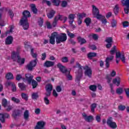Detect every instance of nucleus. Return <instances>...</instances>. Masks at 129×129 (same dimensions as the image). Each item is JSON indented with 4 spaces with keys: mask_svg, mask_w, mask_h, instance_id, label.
<instances>
[{
    "mask_svg": "<svg viewBox=\"0 0 129 129\" xmlns=\"http://www.w3.org/2000/svg\"><path fill=\"white\" fill-rule=\"evenodd\" d=\"M54 18L55 19V20H57V22L58 21H63V23H65V22L67 21V19H68L67 17L64 16L63 15H58L55 16Z\"/></svg>",
    "mask_w": 129,
    "mask_h": 129,
    "instance_id": "f3484780",
    "label": "nucleus"
},
{
    "mask_svg": "<svg viewBox=\"0 0 129 129\" xmlns=\"http://www.w3.org/2000/svg\"><path fill=\"white\" fill-rule=\"evenodd\" d=\"M67 34H68V36H69L70 38H74L75 37V35H74V34L72 33L69 31H67Z\"/></svg>",
    "mask_w": 129,
    "mask_h": 129,
    "instance_id": "13d9d810",
    "label": "nucleus"
},
{
    "mask_svg": "<svg viewBox=\"0 0 129 129\" xmlns=\"http://www.w3.org/2000/svg\"><path fill=\"white\" fill-rule=\"evenodd\" d=\"M92 11H93V15L94 16H97L98 14H99V11L98 10V9L95 7V6L93 5L92 6Z\"/></svg>",
    "mask_w": 129,
    "mask_h": 129,
    "instance_id": "5701e85b",
    "label": "nucleus"
},
{
    "mask_svg": "<svg viewBox=\"0 0 129 129\" xmlns=\"http://www.w3.org/2000/svg\"><path fill=\"white\" fill-rule=\"evenodd\" d=\"M56 42V44H60V43H63L67 40V35L65 33H61L59 35L57 33Z\"/></svg>",
    "mask_w": 129,
    "mask_h": 129,
    "instance_id": "423d86ee",
    "label": "nucleus"
},
{
    "mask_svg": "<svg viewBox=\"0 0 129 129\" xmlns=\"http://www.w3.org/2000/svg\"><path fill=\"white\" fill-rule=\"evenodd\" d=\"M97 88V87L94 85H92L89 87V89L92 91H96Z\"/></svg>",
    "mask_w": 129,
    "mask_h": 129,
    "instance_id": "ea45409f",
    "label": "nucleus"
},
{
    "mask_svg": "<svg viewBox=\"0 0 129 129\" xmlns=\"http://www.w3.org/2000/svg\"><path fill=\"white\" fill-rule=\"evenodd\" d=\"M55 14H56V12L55 11L51 10L49 11V12L47 14V18L48 19H52L55 16Z\"/></svg>",
    "mask_w": 129,
    "mask_h": 129,
    "instance_id": "393cba45",
    "label": "nucleus"
},
{
    "mask_svg": "<svg viewBox=\"0 0 129 129\" xmlns=\"http://www.w3.org/2000/svg\"><path fill=\"white\" fill-rule=\"evenodd\" d=\"M117 94H122L123 93V89L121 88H118L116 90Z\"/></svg>",
    "mask_w": 129,
    "mask_h": 129,
    "instance_id": "c9c22d12",
    "label": "nucleus"
},
{
    "mask_svg": "<svg viewBox=\"0 0 129 129\" xmlns=\"http://www.w3.org/2000/svg\"><path fill=\"white\" fill-rule=\"evenodd\" d=\"M78 19H81L82 20V19H83V18H85V17H86V14L85 13H79L78 15Z\"/></svg>",
    "mask_w": 129,
    "mask_h": 129,
    "instance_id": "58836bf2",
    "label": "nucleus"
},
{
    "mask_svg": "<svg viewBox=\"0 0 129 129\" xmlns=\"http://www.w3.org/2000/svg\"><path fill=\"white\" fill-rule=\"evenodd\" d=\"M39 97V96L38 95V93H33L32 94V99H37Z\"/></svg>",
    "mask_w": 129,
    "mask_h": 129,
    "instance_id": "de8ad7c7",
    "label": "nucleus"
},
{
    "mask_svg": "<svg viewBox=\"0 0 129 129\" xmlns=\"http://www.w3.org/2000/svg\"><path fill=\"white\" fill-rule=\"evenodd\" d=\"M123 28H126V27H128L129 23L127 21H124L122 23Z\"/></svg>",
    "mask_w": 129,
    "mask_h": 129,
    "instance_id": "bf43d9fd",
    "label": "nucleus"
},
{
    "mask_svg": "<svg viewBox=\"0 0 129 129\" xmlns=\"http://www.w3.org/2000/svg\"><path fill=\"white\" fill-rule=\"evenodd\" d=\"M5 108H6V110H7V111H10L13 109V106L10 105L9 104L8 105V106H7V107H5Z\"/></svg>",
    "mask_w": 129,
    "mask_h": 129,
    "instance_id": "4d7b16f0",
    "label": "nucleus"
},
{
    "mask_svg": "<svg viewBox=\"0 0 129 129\" xmlns=\"http://www.w3.org/2000/svg\"><path fill=\"white\" fill-rule=\"evenodd\" d=\"M13 40L14 38H13V36H9L6 38L5 43L7 45H11V44L13 43Z\"/></svg>",
    "mask_w": 129,
    "mask_h": 129,
    "instance_id": "4be33fe9",
    "label": "nucleus"
},
{
    "mask_svg": "<svg viewBox=\"0 0 129 129\" xmlns=\"http://www.w3.org/2000/svg\"><path fill=\"white\" fill-rule=\"evenodd\" d=\"M29 116H30L29 114V110H26L24 113V117L25 119H28L29 118Z\"/></svg>",
    "mask_w": 129,
    "mask_h": 129,
    "instance_id": "72a5a7b5",
    "label": "nucleus"
},
{
    "mask_svg": "<svg viewBox=\"0 0 129 129\" xmlns=\"http://www.w3.org/2000/svg\"><path fill=\"white\" fill-rule=\"evenodd\" d=\"M34 112L35 114L39 115L40 114V112H41V109L40 108H36L35 109Z\"/></svg>",
    "mask_w": 129,
    "mask_h": 129,
    "instance_id": "0e129e2a",
    "label": "nucleus"
},
{
    "mask_svg": "<svg viewBox=\"0 0 129 129\" xmlns=\"http://www.w3.org/2000/svg\"><path fill=\"white\" fill-rule=\"evenodd\" d=\"M89 37H92L93 39L96 41L98 40V35L97 34H90Z\"/></svg>",
    "mask_w": 129,
    "mask_h": 129,
    "instance_id": "a18cd8bd",
    "label": "nucleus"
},
{
    "mask_svg": "<svg viewBox=\"0 0 129 129\" xmlns=\"http://www.w3.org/2000/svg\"><path fill=\"white\" fill-rule=\"evenodd\" d=\"M44 23V20L42 18H40L38 20V25L39 27H42L43 26V24Z\"/></svg>",
    "mask_w": 129,
    "mask_h": 129,
    "instance_id": "c03bdc74",
    "label": "nucleus"
},
{
    "mask_svg": "<svg viewBox=\"0 0 129 129\" xmlns=\"http://www.w3.org/2000/svg\"><path fill=\"white\" fill-rule=\"evenodd\" d=\"M125 92L126 93V95L127 97L129 98V89H126L125 90Z\"/></svg>",
    "mask_w": 129,
    "mask_h": 129,
    "instance_id": "774afa93",
    "label": "nucleus"
},
{
    "mask_svg": "<svg viewBox=\"0 0 129 129\" xmlns=\"http://www.w3.org/2000/svg\"><path fill=\"white\" fill-rule=\"evenodd\" d=\"M21 96L23 99H25V100H28V94L25 93H22Z\"/></svg>",
    "mask_w": 129,
    "mask_h": 129,
    "instance_id": "5fc2aeb1",
    "label": "nucleus"
},
{
    "mask_svg": "<svg viewBox=\"0 0 129 129\" xmlns=\"http://www.w3.org/2000/svg\"><path fill=\"white\" fill-rule=\"evenodd\" d=\"M57 36V32H54L52 33L51 35V36L49 37V43L52 45L55 44V38L56 39Z\"/></svg>",
    "mask_w": 129,
    "mask_h": 129,
    "instance_id": "ddd939ff",
    "label": "nucleus"
},
{
    "mask_svg": "<svg viewBox=\"0 0 129 129\" xmlns=\"http://www.w3.org/2000/svg\"><path fill=\"white\" fill-rule=\"evenodd\" d=\"M37 65V59L31 61L26 66V68L29 71H32L34 69V67H36Z\"/></svg>",
    "mask_w": 129,
    "mask_h": 129,
    "instance_id": "6e6552de",
    "label": "nucleus"
},
{
    "mask_svg": "<svg viewBox=\"0 0 129 129\" xmlns=\"http://www.w3.org/2000/svg\"><path fill=\"white\" fill-rule=\"evenodd\" d=\"M30 8H31L33 13L34 14H37V13H38V10L36 8V5L35 4H31Z\"/></svg>",
    "mask_w": 129,
    "mask_h": 129,
    "instance_id": "bb28decb",
    "label": "nucleus"
},
{
    "mask_svg": "<svg viewBox=\"0 0 129 129\" xmlns=\"http://www.w3.org/2000/svg\"><path fill=\"white\" fill-rule=\"evenodd\" d=\"M9 28L10 30L7 31L6 33V36H8L9 34H12V33H13V30H14V28H15V27H14V25H11L9 26Z\"/></svg>",
    "mask_w": 129,
    "mask_h": 129,
    "instance_id": "c756f323",
    "label": "nucleus"
},
{
    "mask_svg": "<svg viewBox=\"0 0 129 129\" xmlns=\"http://www.w3.org/2000/svg\"><path fill=\"white\" fill-rule=\"evenodd\" d=\"M51 2L56 7L60 6V0H51Z\"/></svg>",
    "mask_w": 129,
    "mask_h": 129,
    "instance_id": "2f4dec72",
    "label": "nucleus"
},
{
    "mask_svg": "<svg viewBox=\"0 0 129 129\" xmlns=\"http://www.w3.org/2000/svg\"><path fill=\"white\" fill-rule=\"evenodd\" d=\"M45 89L46 90L45 95L46 96H50V95H51V91L53 90V86H52L51 84H48L46 85Z\"/></svg>",
    "mask_w": 129,
    "mask_h": 129,
    "instance_id": "9d476101",
    "label": "nucleus"
},
{
    "mask_svg": "<svg viewBox=\"0 0 129 129\" xmlns=\"http://www.w3.org/2000/svg\"><path fill=\"white\" fill-rule=\"evenodd\" d=\"M115 75H116V72H115L114 70L112 71L110 74V76H107L106 77L107 82L108 83H110L111 80H112V77H114Z\"/></svg>",
    "mask_w": 129,
    "mask_h": 129,
    "instance_id": "f8f14e48",
    "label": "nucleus"
},
{
    "mask_svg": "<svg viewBox=\"0 0 129 129\" xmlns=\"http://www.w3.org/2000/svg\"><path fill=\"white\" fill-rule=\"evenodd\" d=\"M25 76L28 84H31L32 82L33 88H36L38 86V83L36 81L33 80V76H31L30 74H27Z\"/></svg>",
    "mask_w": 129,
    "mask_h": 129,
    "instance_id": "39448f33",
    "label": "nucleus"
},
{
    "mask_svg": "<svg viewBox=\"0 0 129 129\" xmlns=\"http://www.w3.org/2000/svg\"><path fill=\"white\" fill-rule=\"evenodd\" d=\"M45 124L46 123L43 121H38L35 126V129H45Z\"/></svg>",
    "mask_w": 129,
    "mask_h": 129,
    "instance_id": "2eb2a0df",
    "label": "nucleus"
},
{
    "mask_svg": "<svg viewBox=\"0 0 129 129\" xmlns=\"http://www.w3.org/2000/svg\"><path fill=\"white\" fill-rule=\"evenodd\" d=\"M114 56L111 55L110 57H108L106 59V68H109V62L113 59Z\"/></svg>",
    "mask_w": 129,
    "mask_h": 129,
    "instance_id": "b1692460",
    "label": "nucleus"
},
{
    "mask_svg": "<svg viewBox=\"0 0 129 129\" xmlns=\"http://www.w3.org/2000/svg\"><path fill=\"white\" fill-rule=\"evenodd\" d=\"M94 17L96 18L98 20H99L100 21H101V20H102L103 19H104V17L99 14V13H98V15H95Z\"/></svg>",
    "mask_w": 129,
    "mask_h": 129,
    "instance_id": "a19ab883",
    "label": "nucleus"
},
{
    "mask_svg": "<svg viewBox=\"0 0 129 129\" xmlns=\"http://www.w3.org/2000/svg\"><path fill=\"white\" fill-rule=\"evenodd\" d=\"M45 25L46 26L47 29H52V25H51V23L49 21H46L45 22Z\"/></svg>",
    "mask_w": 129,
    "mask_h": 129,
    "instance_id": "09e8293b",
    "label": "nucleus"
},
{
    "mask_svg": "<svg viewBox=\"0 0 129 129\" xmlns=\"http://www.w3.org/2000/svg\"><path fill=\"white\" fill-rule=\"evenodd\" d=\"M84 22H85L86 25H87V26H88L91 23V19H90L89 18H87L85 19Z\"/></svg>",
    "mask_w": 129,
    "mask_h": 129,
    "instance_id": "473e14b6",
    "label": "nucleus"
},
{
    "mask_svg": "<svg viewBox=\"0 0 129 129\" xmlns=\"http://www.w3.org/2000/svg\"><path fill=\"white\" fill-rule=\"evenodd\" d=\"M97 105L96 103H93L91 105V112H94L95 109L96 108Z\"/></svg>",
    "mask_w": 129,
    "mask_h": 129,
    "instance_id": "4c0bfd02",
    "label": "nucleus"
},
{
    "mask_svg": "<svg viewBox=\"0 0 129 129\" xmlns=\"http://www.w3.org/2000/svg\"><path fill=\"white\" fill-rule=\"evenodd\" d=\"M55 64V62L54 61H51L49 60H47L45 61L44 63V67H52V66H54V64Z\"/></svg>",
    "mask_w": 129,
    "mask_h": 129,
    "instance_id": "aec40b11",
    "label": "nucleus"
},
{
    "mask_svg": "<svg viewBox=\"0 0 129 129\" xmlns=\"http://www.w3.org/2000/svg\"><path fill=\"white\" fill-rule=\"evenodd\" d=\"M10 103V102H8V100L6 98H4L2 99V104L4 107L6 108L7 106H8V105H9Z\"/></svg>",
    "mask_w": 129,
    "mask_h": 129,
    "instance_id": "a878e982",
    "label": "nucleus"
},
{
    "mask_svg": "<svg viewBox=\"0 0 129 129\" xmlns=\"http://www.w3.org/2000/svg\"><path fill=\"white\" fill-rule=\"evenodd\" d=\"M82 115L83 118H84V119H85V120L88 122H90V121H92V120H93V116L92 115L88 116L85 113H83Z\"/></svg>",
    "mask_w": 129,
    "mask_h": 129,
    "instance_id": "9b49d317",
    "label": "nucleus"
},
{
    "mask_svg": "<svg viewBox=\"0 0 129 129\" xmlns=\"http://www.w3.org/2000/svg\"><path fill=\"white\" fill-rule=\"evenodd\" d=\"M105 42L107 43V44L112 43V37H107L106 38Z\"/></svg>",
    "mask_w": 129,
    "mask_h": 129,
    "instance_id": "3c124183",
    "label": "nucleus"
},
{
    "mask_svg": "<svg viewBox=\"0 0 129 129\" xmlns=\"http://www.w3.org/2000/svg\"><path fill=\"white\" fill-rule=\"evenodd\" d=\"M11 100L15 103H20V99L16 98L15 97H11Z\"/></svg>",
    "mask_w": 129,
    "mask_h": 129,
    "instance_id": "7c9ffc66",
    "label": "nucleus"
},
{
    "mask_svg": "<svg viewBox=\"0 0 129 129\" xmlns=\"http://www.w3.org/2000/svg\"><path fill=\"white\" fill-rule=\"evenodd\" d=\"M77 67L79 68V71L76 72V80L77 81H79L81 77H82L83 74V69L85 70V74L87 75L89 77H91V75H92V71H91V69L88 68L87 66L85 67H81L79 63H77Z\"/></svg>",
    "mask_w": 129,
    "mask_h": 129,
    "instance_id": "f257e3e1",
    "label": "nucleus"
},
{
    "mask_svg": "<svg viewBox=\"0 0 129 129\" xmlns=\"http://www.w3.org/2000/svg\"><path fill=\"white\" fill-rule=\"evenodd\" d=\"M67 5H68V3L67 1H63L61 2L60 6L62 7V8H66V7H67Z\"/></svg>",
    "mask_w": 129,
    "mask_h": 129,
    "instance_id": "8fccbe9b",
    "label": "nucleus"
},
{
    "mask_svg": "<svg viewBox=\"0 0 129 129\" xmlns=\"http://www.w3.org/2000/svg\"><path fill=\"white\" fill-rule=\"evenodd\" d=\"M44 102L46 105H49L50 104V100L48 99L47 96L44 98Z\"/></svg>",
    "mask_w": 129,
    "mask_h": 129,
    "instance_id": "e433bc0d",
    "label": "nucleus"
},
{
    "mask_svg": "<svg viewBox=\"0 0 129 129\" xmlns=\"http://www.w3.org/2000/svg\"><path fill=\"white\" fill-rule=\"evenodd\" d=\"M57 67L60 70V71L66 74L67 78H68V80H72V76L70 75V72L67 71L66 68L63 66L61 63H58Z\"/></svg>",
    "mask_w": 129,
    "mask_h": 129,
    "instance_id": "20e7f679",
    "label": "nucleus"
},
{
    "mask_svg": "<svg viewBox=\"0 0 129 129\" xmlns=\"http://www.w3.org/2000/svg\"><path fill=\"white\" fill-rule=\"evenodd\" d=\"M18 86L21 90H25V89H26V86L24 84L19 83Z\"/></svg>",
    "mask_w": 129,
    "mask_h": 129,
    "instance_id": "79ce46f5",
    "label": "nucleus"
},
{
    "mask_svg": "<svg viewBox=\"0 0 129 129\" xmlns=\"http://www.w3.org/2000/svg\"><path fill=\"white\" fill-rule=\"evenodd\" d=\"M6 78L8 80H11L12 79H14V76L12 73H8L6 75Z\"/></svg>",
    "mask_w": 129,
    "mask_h": 129,
    "instance_id": "cd10ccee",
    "label": "nucleus"
},
{
    "mask_svg": "<svg viewBox=\"0 0 129 129\" xmlns=\"http://www.w3.org/2000/svg\"><path fill=\"white\" fill-rule=\"evenodd\" d=\"M96 56V53L95 52H90L88 54V58H92V57H95Z\"/></svg>",
    "mask_w": 129,
    "mask_h": 129,
    "instance_id": "49530a36",
    "label": "nucleus"
},
{
    "mask_svg": "<svg viewBox=\"0 0 129 129\" xmlns=\"http://www.w3.org/2000/svg\"><path fill=\"white\" fill-rule=\"evenodd\" d=\"M113 84H115L116 86H119L120 84V78L117 77L114 78L112 81Z\"/></svg>",
    "mask_w": 129,
    "mask_h": 129,
    "instance_id": "412c9836",
    "label": "nucleus"
},
{
    "mask_svg": "<svg viewBox=\"0 0 129 129\" xmlns=\"http://www.w3.org/2000/svg\"><path fill=\"white\" fill-rule=\"evenodd\" d=\"M76 15L74 14H71L68 16V19L70 20L69 24L72 25L74 22V19H75Z\"/></svg>",
    "mask_w": 129,
    "mask_h": 129,
    "instance_id": "6ab92c4d",
    "label": "nucleus"
},
{
    "mask_svg": "<svg viewBox=\"0 0 129 129\" xmlns=\"http://www.w3.org/2000/svg\"><path fill=\"white\" fill-rule=\"evenodd\" d=\"M107 124L109 127L112 129H115L117 127V125L116 123L113 121L112 117H110L107 120Z\"/></svg>",
    "mask_w": 129,
    "mask_h": 129,
    "instance_id": "0eeeda50",
    "label": "nucleus"
},
{
    "mask_svg": "<svg viewBox=\"0 0 129 129\" xmlns=\"http://www.w3.org/2000/svg\"><path fill=\"white\" fill-rule=\"evenodd\" d=\"M13 117L16 118L18 115H19V113H18V111H14L12 114Z\"/></svg>",
    "mask_w": 129,
    "mask_h": 129,
    "instance_id": "680f3d73",
    "label": "nucleus"
},
{
    "mask_svg": "<svg viewBox=\"0 0 129 129\" xmlns=\"http://www.w3.org/2000/svg\"><path fill=\"white\" fill-rule=\"evenodd\" d=\"M121 4L123 6L126 7L124 9L125 14H128L129 12V0H122Z\"/></svg>",
    "mask_w": 129,
    "mask_h": 129,
    "instance_id": "1a4fd4ad",
    "label": "nucleus"
},
{
    "mask_svg": "<svg viewBox=\"0 0 129 129\" xmlns=\"http://www.w3.org/2000/svg\"><path fill=\"white\" fill-rule=\"evenodd\" d=\"M10 115L8 113L0 114V120L2 122H5L6 118H9Z\"/></svg>",
    "mask_w": 129,
    "mask_h": 129,
    "instance_id": "a211bd4d",
    "label": "nucleus"
},
{
    "mask_svg": "<svg viewBox=\"0 0 129 129\" xmlns=\"http://www.w3.org/2000/svg\"><path fill=\"white\" fill-rule=\"evenodd\" d=\"M61 62L62 63H68L69 62V59L68 57H63L61 58Z\"/></svg>",
    "mask_w": 129,
    "mask_h": 129,
    "instance_id": "37998d69",
    "label": "nucleus"
},
{
    "mask_svg": "<svg viewBox=\"0 0 129 129\" xmlns=\"http://www.w3.org/2000/svg\"><path fill=\"white\" fill-rule=\"evenodd\" d=\"M118 58H120L123 63H125V57H124V55L123 54H121L120 52L116 53V58L118 59Z\"/></svg>",
    "mask_w": 129,
    "mask_h": 129,
    "instance_id": "dca6fc26",
    "label": "nucleus"
},
{
    "mask_svg": "<svg viewBox=\"0 0 129 129\" xmlns=\"http://www.w3.org/2000/svg\"><path fill=\"white\" fill-rule=\"evenodd\" d=\"M55 90L57 91V92H61L62 91V86H56Z\"/></svg>",
    "mask_w": 129,
    "mask_h": 129,
    "instance_id": "603ef678",
    "label": "nucleus"
},
{
    "mask_svg": "<svg viewBox=\"0 0 129 129\" xmlns=\"http://www.w3.org/2000/svg\"><path fill=\"white\" fill-rule=\"evenodd\" d=\"M16 61L18 62L19 65H23L25 63V58H21V57L19 56Z\"/></svg>",
    "mask_w": 129,
    "mask_h": 129,
    "instance_id": "c85d7f7f",
    "label": "nucleus"
},
{
    "mask_svg": "<svg viewBox=\"0 0 129 129\" xmlns=\"http://www.w3.org/2000/svg\"><path fill=\"white\" fill-rule=\"evenodd\" d=\"M114 13L115 15H117L118 13V6L116 5L114 8Z\"/></svg>",
    "mask_w": 129,
    "mask_h": 129,
    "instance_id": "6e6d98bb",
    "label": "nucleus"
},
{
    "mask_svg": "<svg viewBox=\"0 0 129 129\" xmlns=\"http://www.w3.org/2000/svg\"><path fill=\"white\" fill-rule=\"evenodd\" d=\"M78 40L79 43H81V45L82 44H85V43H86V40L84 38H82L81 37H78Z\"/></svg>",
    "mask_w": 129,
    "mask_h": 129,
    "instance_id": "f704fd0d",
    "label": "nucleus"
},
{
    "mask_svg": "<svg viewBox=\"0 0 129 129\" xmlns=\"http://www.w3.org/2000/svg\"><path fill=\"white\" fill-rule=\"evenodd\" d=\"M31 53L33 58H37V54L36 53H34V48H31Z\"/></svg>",
    "mask_w": 129,
    "mask_h": 129,
    "instance_id": "864d4df0",
    "label": "nucleus"
},
{
    "mask_svg": "<svg viewBox=\"0 0 129 129\" xmlns=\"http://www.w3.org/2000/svg\"><path fill=\"white\" fill-rule=\"evenodd\" d=\"M20 57V48H17L16 51H13L11 53V56L7 55L6 58L8 60H11L12 59L13 61H17Z\"/></svg>",
    "mask_w": 129,
    "mask_h": 129,
    "instance_id": "7ed1b4c3",
    "label": "nucleus"
},
{
    "mask_svg": "<svg viewBox=\"0 0 129 129\" xmlns=\"http://www.w3.org/2000/svg\"><path fill=\"white\" fill-rule=\"evenodd\" d=\"M115 46H114L113 48L111 49V51H110V54H112V55L111 56H113L112 55H113V54H114V53H115Z\"/></svg>",
    "mask_w": 129,
    "mask_h": 129,
    "instance_id": "338daca9",
    "label": "nucleus"
},
{
    "mask_svg": "<svg viewBox=\"0 0 129 129\" xmlns=\"http://www.w3.org/2000/svg\"><path fill=\"white\" fill-rule=\"evenodd\" d=\"M118 109L119 110H124V109H125V106L122 105H120L118 106Z\"/></svg>",
    "mask_w": 129,
    "mask_h": 129,
    "instance_id": "e2e57ef3",
    "label": "nucleus"
},
{
    "mask_svg": "<svg viewBox=\"0 0 129 129\" xmlns=\"http://www.w3.org/2000/svg\"><path fill=\"white\" fill-rule=\"evenodd\" d=\"M52 95L54 96V97H58V93H57V91L56 90H53L52 92Z\"/></svg>",
    "mask_w": 129,
    "mask_h": 129,
    "instance_id": "052dcab7",
    "label": "nucleus"
},
{
    "mask_svg": "<svg viewBox=\"0 0 129 129\" xmlns=\"http://www.w3.org/2000/svg\"><path fill=\"white\" fill-rule=\"evenodd\" d=\"M5 10H7V8H2L0 9V26H2V27H4V26L6 25V24L5 23V21H3V12L5 11Z\"/></svg>",
    "mask_w": 129,
    "mask_h": 129,
    "instance_id": "4468645a",
    "label": "nucleus"
},
{
    "mask_svg": "<svg viewBox=\"0 0 129 129\" xmlns=\"http://www.w3.org/2000/svg\"><path fill=\"white\" fill-rule=\"evenodd\" d=\"M23 17L20 20V24L22 26L23 29L24 30H28L29 29V27L30 25L28 22V18L31 17V14L30 12L26 10L23 12Z\"/></svg>",
    "mask_w": 129,
    "mask_h": 129,
    "instance_id": "f03ea898",
    "label": "nucleus"
},
{
    "mask_svg": "<svg viewBox=\"0 0 129 129\" xmlns=\"http://www.w3.org/2000/svg\"><path fill=\"white\" fill-rule=\"evenodd\" d=\"M57 23H58V21L57 20H56L55 18H54V20L52 23V27H55L56 26H57Z\"/></svg>",
    "mask_w": 129,
    "mask_h": 129,
    "instance_id": "69168bd1",
    "label": "nucleus"
}]
</instances>
